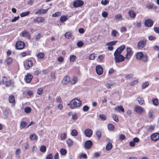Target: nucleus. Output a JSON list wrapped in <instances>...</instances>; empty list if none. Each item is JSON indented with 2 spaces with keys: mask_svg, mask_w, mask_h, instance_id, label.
<instances>
[{
  "mask_svg": "<svg viewBox=\"0 0 159 159\" xmlns=\"http://www.w3.org/2000/svg\"><path fill=\"white\" fill-rule=\"evenodd\" d=\"M67 20V16H61L60 18V21L61 22V23H63V22L66 21Z\"/></svg>",
  "mask_w": 159,
  "mask_h": 159,
  "instance_id": "obj_27",
  "label": "nucleus"
},
{
  "mask_svg": "<svg viewBox=\"0 0 159 159\" xmlns=\"http://www.w3.org/2000/svg\"><path fill=\"white\" fill-rule=\"evenodd\" d=\"M78 134L77 131L75 129H73L71 131V134L72 136H76Z\"/></svg>",
  "mask_w": 159,
  "mask_h": 159,
  "instance_id": "obj_36",
  "label": "nucleus"
},
{
  "mask_svg": "<svg viewBox=\"0 0 159 159\" xmlns=\"http://www.w3.org/2000/svg\"><path fill=\"white\" fill-rule=\"evenodd\" d=\"M112 118L114 120L117 122L118 121V117L117 116V115L116 114H113L112 116Z\"/></svg>",
  "mask_w": 159,
  "mask_h": 159,
  "instance_id": "obj_48",
  "label": "nucleus"
},
{
  "mask_svg": "<svg viewBox=\"0 0 159 159\" xmlns=\"http://www.w3.org/2000/svg\"><path fill=\"white\" fill-rule=\"evenodd\" d=\"M40 150L42 152H45L46 151V147L45 146L43 145L41 147Z\"/></svg>",
  "mask_w": 159,
  "mask_h": 159,
  "instance_id": "obj_53",
  "label": "nucleus"
},
{
  "mask_svg": "<svg viewBox=\"0 0 159 159\" xmlns=\"http://www.w3.org/2000/svg\"><path fill=\"white\" fill-rule=\"evenodd\" d=\"M102 17L104 18H106L108 16V13L106 11H104L102 12Z\"/></svg>",
  "mask_w": 159,
  "mask_h": 159,
  "instance_id": "obj_61",
  "label": "nucleus"
},
{
  "mask_svg": "<svg viewBox=\"0 0 159 159\" xmlns=\"http://www.w3.org/2000/svg\"><path fill=\"white\" fill-rule=\"evenodd\" d=\"M22 35L23 37L30 39V36L29 32L26 31H24L22 32Z\"/></svg>",
  "mask_w": 159,
  "mask_h": 159,
  "instance_id": "obj_20",
  "label": "nucleus"
},
{
  "mask_svg": "<svg viewBox=\"0 0 159 159\" xmlns=\"http://www.w3.org/2000/svg\"><path fill=\"white\" fill-rule=\"evenodd\" d=\"M73 142L71 139H69L66 141V143L69 147H71L73 145Z\"/></svg>",
  "mask_w": 159,
  "mask_h": 159,
  "instance_id": "obj_30",
  "label": "nucleus"
},
{
  "mask_svg": "<svg viewBox=\"0 0 159 159\" xmlns=\"http://www.w3.org/2000/svg\"><path fill=\"white\" fill-rule=\"evenodd\" d=\"M61 11H58L57 12H56L54 13H53L52 15V16L53 17H57L59 16H60L61 14Z\"/></svg>",
  "mask_w": 159,
  "mask_h": 159,
  "instance_id": "obj_40",
  "label": "nucleus"
},
{
  "mask_svg": "<svg viewBox=\"0 0 159 159\" xmlns=\"http://www.w3.org/2000/svg\"><path fill=\"white\" fill-rule=\"evenodd\" d=\"M96 137H98V139H100L101 136V132L99 130H97L96 132Z\"/></svg>",
  "mask_w": 159,
  "mask_h": 159,
  "instance_id": "obj_34",
  "label": "nucleus"
},
{
  "mask_svg": "<svg viewBox=\"0 0 159 159\" xmlns=\"http://www.w3.org/2000/svg\"><path fill=\"white\" fill-rule=\"evenodd\" d=\"M137 100L139 104L140 105H143L144 102V101L142 98L139 97L137 99Z\"/></svg>",
  "mask_w": 159,
  "mask_h": 159,
  "instance_id": "obj_25",
  "label": "nucleus"
},
{
  "mask_svg": "<svg viewBox=\"0 0 159 159\" xmlns=\"http://www.w3.org/2000/svg\"><path fill=\"white\" fill-rule=\"evenodd\" d=\"M8 100L10 103H15V99L14 96L12 95L10 96L8 98Z\"/></svg>",
  "mask_w": 159,
  "mask_h": 159,
  "instance_id": "obj_23",
  "label": "nucleus"
},
{
  "mask_svg": "<svg viewBox=\"0 0 159 159\" xmlns=\"http://www.w3.org/2000/svg\"><path fill=\"white\" fill-rule=\"evenodd\" d=\"M151 137L152 140L156 142L159 140V134L157 133H153L151 135Z\"/></svg>",
  "mask_w": 159,
  "mask_h": 159,
  "instance_id": "obj_8",
  "label": "nucleus"
},
{
  "mask_svg": "<svg viewBox=\"0 0 159 159\" xmlns=\"http://www.w3.org/2000/svg\"><path fill=\"white\" fill-rule=\"evenodd\" d=\"M153 104L155 106H157L159 104L158 99L157 98L152 100Z\"/></svg>",
  "mask_w": 159,
  "mask_h": 159,
  "instance_id": "obj_47",
  "label": "nucleus"
},
{
  "mask_svg": "<svg viewBox=\"0 0 159 159\" xmlns=\"http://www.w3.org/2000/svg\"><path fill=\"white\" fill-rule=\"evenodd\" d=\"M112 144L111 143H108L106 145V149L107 150L109 151L111 149V148H112Z\"/></svg>",
  "mask_w": 159,
  "mask_h": 159,
  "instance_id": "obj_32",
  "label": "nucleus"
},
{
  "mask_svg": "<svg viewBox=\"0 0 159 159\" xmlns=\"http://www.w3.org/2000/svg\"><path fill=\"white\" fill-rule=\"evenodd\" d=\"M89 109V107L87 106H84L83 108V110L84 111H87Z\"/></svg>",
  "mask_w": 159,
  "mask_h": 159,
  "instance_id": "obj_56",
  "label": "nucleus"
},
{
  "mask_svg": "<svg viewBox=\"0 0 159 159\" xmlns=\"http://www.w3.org/2000/svg\"><path fill=\"white\" fill-rule=\"evenodd\" d=\"M30 138L32 140H36L37 139V136L35 134H31L30 135Z\"/></svg>",
  "mask_w": 159,
  "mask_h": 159,
  "instance_id": "obj_26",
  "label": "nucleus"
},
{
  "mask_svg": "<svg viewBox=\"0 0 159 159\" xmlns=\"http://www.w3.org/2000/svg\"><path fill=\"white\" fill-rule=\"evenodd\" d=\"M142 60L145 62H147L148 61V57L146 55H143L141 58Z\"/></svg>",
  "mask_w": 159,
  "mask_h": 159,
  "instance_id": "obj_52",
  "label": "nucleus"
},
{
  "mask_svg": "<svg viewBox=\"0 0 159 159\" xmlns=\"http://www.w3.org/2000/svg\"><path fill=\"white\" fill-rule=\"evenodd\" d=\"M33 65V63L31 60L27 61L25 62V64H24V66L25 67V66L28 67V68H26V69L27 70L29 69L30 67L32 66Z\"/></svg>",
  "mask_w": 159,
  "mask_h": 159,
  "instance_id": "obj_17",
  "label": "nucleus"
},
{
  "mask_svg": "<svg viewBox=\"0 0 159 159\" xmlns=\"http://www.w3.org/2000/svg\"><path fill=\"white\" fill-rule=\"evenodd\" d=\"M84 133L86 137H91L92 135L93 131L90 129H87L85 130Z\"/></svg>",
  "mask_w": 159,
  "mask_h": 159,
  "instance_id": "obj_10",
  "label": "nucleus"
},
{
  "mask_svg": "<svg viewBox=\"0 0 159 159\" xmlns=\"http://www.w3.org/2000/svg\"><path fill=\"white\" fill-rule=\"evenodd\" d=\"M12 61V60L11 58L8 57L6 59L5 62H6L7 65L10 64Z\"/></svg>",
  "mask_w": 159,
  "mask_h": 159,
  "instance_id": "obj_28",
  "label": "nucleus"
},
{
  "mask_svg": "<svg viewBox=\"0 0 159 159\" xmlns=\"http://www.w3.org/2000/svg\"><path fill=\"white\" fill-rule=\"evenodd\" d=\"M133 77V75L132 74H126L125 77V78L127 80H129Z\"/></svg>",
  "mask_w": 159,
  "mask_h": 159,
  "instance_id": "obj_42",
  "label": "nucleus"
},
{
  "mask_svg": "<svg viewBox=\"0 0 159 159\" xmlns=\"http://www.w3.org/2000/svg\"><path fill=\"white\" fill-rule=\"evenodd\" d=\"M99 117L102 120L104 121L106 120L107 117L104 115L100 114L99 115Z\"/></svg>",
  "mask_w": 159,
  "mask_h": 159,
  "instance_id": "obj_44",
  "label": "nucleus"
},
{
  "mask_svg": "<svg viewBox=\"0 0 159 159\" xmlns=\"http://www.w3.org/2000/svg\"><path fill=\"white\" fill-rule=\"evenodd\" d=\"M108 128L109 130H113L114 129V126L111 124H109L108 125Z\"/></svg>",
  "mask_w": 159,
  "mask_h": 159,
  "instance_id": "obj_49",
  "label": "nucleus"
},
{
  "mask_svg": "<svg viewBox=\"0 0 159 159\" xmlns=\"http://www.w3.org/2000/svg\"><path fill=\"white\" fill-rule=\"evenodd\" d=\"M126 52L125 58L127 59H129L132 55L133 52L131 48L129 47H127L126 48Z\"/></svg>",
  "mask_w": 159,
  "mask_h": 159,
  "instance_id": "obj_5",
  "label": "nucleus"
},
{
  "mask_svg": "<svg viewBox=\"0 0 159 159\" xmlns=\"http://www.w3.org/2000/svg\"><path fill=\"white\" fill-rule=\"evenodd\" d=\"M31 111V108L30 107H27L25 108L24 111L25 113H29Z\"/></svg>",
  "mask_w": 159,
  "mask_h": 159,
  "instance_id": "obj_46",
  "label": "nucleus"
},
{
  "mask_svg": "<svg viewBox=\"0 0 159 159\" xmlns=\"http://www.w3.org/2000/svg\"><path fill=\"white\" fill-rule=\"evenodd\" d=\"M20 126L23 128H25L28 127L26 123L24 121L22 122L20 124Z\"/></svg>",
  "mask_w": 159,
  "mask_h": 159,
  "instance_id": "obj_31",
  "label": "nucleus"
},
{
  "mask_svg": "<svg viewBox=\"0 0 159 159\" xmlns=\"http://www.w3.org/2000/svg\"><path fill=\"white\" fill-rule=\"evenodd\" d=\"M25 46V43L22 41H17L15 45L16 48L18 50H20L23 49Z\"/></svg>",
  "mask_w": 159,
  "mask_h": 159,
  "instance_id": "obj_3",
  "label": "nucleus"
},
{
  "mask_svg": "<svg viewBox=\"0 0 159 159\" xmlns=\"http://www.w3.org/2000/svg\"><path fill=\"white\" fill-rule=\"evenodd\" d=\"M70 81V79L69 76H66L65 77L62 81V83L64 84H67Z\"/></svg>",
  "mask_w": 159,
  "mask_h": 159,
  "instance_id": "obj_19",
  "label": "nucleus"
},
{
  "mask_svg": "<svg viewBox=\"0 0 159 159\" xmlns=\"http://www.w3.org/2000/svg\"><path fill=\"white\" fill-rule=\"evenodd\" d=\"M146 44V41L144 39L140 40L138 43L137 47L139 49H141L144 48Z\"/></svg>",
  "mask_w": 159,
  "mask_h": 159,
  "instance_id": "obj_4",
  "label": "nucleus"
},
{
  "mask_svg": "<svg viewBox=\"0 0 159 159\" xmlns=\"http://www.w3.org/2000/svg\"><path fill=\"white\" fill-rule=\"evenodd\" d=\"M114 59L116 63H119L124 61L125 57L122 55L120 54L114 53Z\"/></svg>",
  "mask_w": 159,
  "mask_h": 159,
  "instance_id": "obj_2",
  "label": "nucleus"
},
{
  "mask_svg": "<svg viewBox=\"0 0 159 159\" xmlns=\"http://www.w3.org/2000/svg\"><path fill=\"white\" fill-rule=\"evenodd\" d=\"M149 83L148 82H145L142 84V89H143L147 87L149 85Z\"/></svg>",
  "mask_w": 159,
  "mask_h": 159,
  "instance_id": "obj_33",
  "label": "nucleus"
},
{
  "mask_svg": "<svg viewBox=\"0 0 159 159\" xmlns=\"http://www.w3.org/2000/svg\"><path fill=\"white\" fill-rule=\"evenodd\" d=\"M155 126L153 125H150L149 129H148V131L149 132H152L154 129Z\"/></svg>",
  "mask_w": 159,
  "mask_h": 159,
  "instance_id": "obj_43",
  "label": "nucleus"
},
{
  "mask_svg": "<svg viewBox=\"0 0 159 159\" xmlns=\"http://www.w3.org/2000/svg\"><path fill=\"white\" fill-rule=\"evenodd\" d=\"M128 14L129 16L132 18H134L136 16L135 12L132 10H129L128 12Z\"/></svg>",
  "mask_w": 159,
  "mask_h": 159,
  "instance_id": "obj_22",
  "label": "nucleus"
},
{
  "mask_svg": "<svg viewBox=\"0 0 159 159\" xmlns=\"http://www.w3.org/2000/svg\"><path fill=\"white\" fill-rule=\"evenodd\" d=\"M72 119L74 120H76L78 118L77 115L76 114H74L72 115Z\"/></svg>",
  "mask_w": 159,
  "mask_h": 159,
  "instance_id": "obj_63",
  "label": "nucleus"
},
{
  "mask_svg": "<svg viewBox=\"0 0 159 159\" xmlns=\"http://www.w3.org/2000/svg\"><path fill=\"white\" fill-rule=\"evenodd\" d=\"M77 78L76 77H73L72 80L71 81V83L72 84H75L77 82Z\"/></svg>",
  "mask_w": 159,
  "mask_h": 159,
  "instance_id": "obj_41",
  "label": "nucleus"
},
{
  "mask_svg": "<svg viewBox=\"0 0 159 159\" xmlns=\"http://www.w3.org/2000/svg\"><path fill=\"white\" fill-rule=\"evenodd\" d=\"M117 42V41H112L109 42H108L106 43V45L107 46H111L115 45L116 43Z\"/></svg>",
  "mask_w": 159,
  "mask_h": 159,
  "instance_id": "obj_37",
  "label": "nucleus"
},
{
  "mask_svg": "<svg viewBox=\"0 0 159 159\" xmlns=\"http://www.w3.org/2000/svg\"><path fill=\"white\" fill-rule=\"evenodd\" d=\"M37 57L38 58L42 59L44 57V54L42 52H40L37 55Z\"/></svg>",
  "mask_w": 159,
  "mask_h": 159,
  "instance_id": "obj_35",
  "label": "nucleus"
},
{
  "mask_svg": "<svg viewBox=\"0 0 159 159\" xmlns=\"http://www.w3.org/2000/svg\"><path fill=\"white\" fill-rule=\"evenodd\" d=\"M93 145L92 142L90 140L87 141L84 143V147L87 149H90Z\"/></svg>",
  "mask_w": 159,
  "mask_h": 159,
  "instance_id": "obj_12",
  "label": "nucleus"
},
{
  "mask_svg": "<svg viewBox=\"0 0 159 159\" xmlns=\"http://www.w3.org/2000/svg\"><path fill=\"white\" fill-rule=\"evenodd\" d=\"M76 57L74 55H71L70 57V62H74L76 59Z\"/></svg>",
  "mask_w": 159,
  "mask_h": 159,
  "instance_id": "obj_29",
  "label": "nucleus"
},
{
  "mask_svg": "<svg viewBox=\"0 0 159 159\" xmlns=\"http://www.w3.org/2000/svg\"><path fill=\"white\" fill-rule=\"evenodd\" d=\"M82 104V102L80 99L75 98L72 100L68 105H70V107L71 109H73L80 106Z\"/></svg>",
  "mask_w": 159,
  "mask_h": 159,
  "instance_id": "obj_1",
  "label": "nucleus"
},
{
  "mask_svg": "<svg viewBox=\"0 0 159 159\" xmlns=\"http://www.w3.org/2000/svg\"><path fill=\"white\" fill-rule=\"evenodd\" d=\"M44 18L41 17H36L34 19L33 21L35 22L38 23L42 22L44 21Z\"/></svg>",
  "mask_w": 159,
  "mask_h": 159,
  "instance_id": "obj_21",
  "label": "nucleus"
},
{
  "mask_svg": "<svg viewBox=\"0 0 159 159\" xmlns=\"http://www.w3.org/2000/svg\"><path fill=\"white\" fill-rule=\"evenodd\" d=\"M66 134L64 133L62 134L60 136L61 138L62 139H65L66 138Z\"/></svg>",
  "mask_w": 159,
  "mask_h": 159,
  "instance_id": "obj_55",
  "label": "nucleus"
},
{
  "mask_svg": "<svg viewBox=\"0 0 159 159\" xmlns=\"http://www.w3.org/2000/svg\"><path fill=\"white\" fill-rule=\"evenodd\" d=\"M115 85V83L113 82L109 81L106 83L105 86L107 89H111L112 87L114 86Z\"/></svg>",
  "mask_w": 159,
  "mask_h": 159,
  "instance_id": "obj_15",
  "label": "nucleus"
},
{
  "mask_svg": "<svg viewBox=\"0 0 159 159\" xmlns=\"http://www.w3.org/2000/svg\"><path fill=\"white\" fill-rule=\"evenodd\" d=\"M48 9H39L38 10V11H37L35 13V14H44L47 13V12L48 11Z\"/></svg>",
  "mask_w": 159,
  "mask_h": 159,
  "instance_id": "obj_16",
  "label": "nucleus"
},
{
  "mask_svg": "<svg viewBox=\"0 0 159 159\" xmlns=\"http://www.w3.org/2000/svg\"><path fill=\"white\" fill-rule=\"evenodd\" d=\"M61 154L62 155H65L66 153V150L64 148H61L60 151Z\"/></svg>",
  "mask_w": 159,
  "mask_h": 159,
  "instance_id": "obj_45",
  "label": "nucleus"
},
{
  "mask_svg": "<svg viewBox=\"0 0 159 159\" xmlns=\"http://www.w3.org/2000/svg\"><path fill=\"white\" fill-rule=\"evenodd\" d=\"M95 56L94 54H91L89 56V59L91 60H93L95 59Z\"/></svg>",
  "mask_w": 159,
  "mask_h": 159,
  "instance_id": "obj_58",
  "label": "nucleus"
},
{
  "mask_svg": "<svg viewBox=\"0 0 159 159\" xmlns=\"http://www.w3.org/2000/svg\"><path fill=\"white\" fill-rule=\"evenodd\" d=\"M3 114L4 115V116L6 117L5 118H6L8 115V111L7 110H5V111H3Z\"/></svg>",
  "mask_w": 159,
  "mask_h": 159,
  "instance_id": "obj_64",
  "label": "nucleus"
},
{
  "mask_svg": "<svg viewBox=\"0 0 159 159\" xmlns=\"http://www.w3.org/2000/svg\"><path fill=\"white\" fill-rule=\"evenodd\" d=\"M33 78V76L30 73H27L25 77V80L27 83H29L31 80Z\"/></svg>",
  "mask_w": 159,
  "mask_h": 159,
  "instance_id": "obj_14",
  "label": "nucleus"
},
{
  "mask_svg": "<svg viewBox=\"0 0 159 159\" xmlns=\"http://www.w3.org/2000/svg\"><path fill=\"white\" fill-rule=\"evenodd\" d=\"M83 44L82 41H80L77 43V45L78 47H81L83 46Z\"/></svg>",
  "mask_w": 159,
  "mask_h": 159,
  "instance_id": "obj_60",
  "label": "nucleus"
},
{
  "mask_svg": "<svg viewBox=\"0 0 159 159\" xmlns=\"http://www.w3.org/2000/svg\"><path fill=\"white\" fill-rule=\"evenodd\" d=\"M96 70L97 73L98 75H101L103 72V68L100 65L96 66Z\"/></svg>",
  "mask_w": 159,
  "mask_h": 159,
  "instance_id": "obj_13",
  "label": "nucleus"
},
{
  "mask_svg": "<svg viewBox=\"0 0 159 159\" xmlns=\"http://www.w3.org/2000/svg\"><path fill=\"white\" fill-rule=\"evenodd\" d=\"M84 4L83 1L80 0H77L74 2L73 5L74 7H78L81 6Z\"/></svg>",
  "mask_w": 159,
  "mask_h": 159,
  "instance_id": "obj_7",
  "label": "nucleus"
},
{
  "mask_svg": "<svg viewBox=\"0 0 159 159\" xmlns=\"http://www.w3.org/2000/svg\"><path fill=\"white\" fill-rule=\"evenodd\" d=\"M138 81H139L138 80H134L130 82V84L131 86L134 85L138 83Z\"/></svg>",
  "mask_w": 159,
  "mask_h": 159,
  "instance_id": "obj_50",
  "label": "nucleus"
},
{
  "mask_svg": "<svg viewBox=\"0 0 159 159\" xmlns=\"http://www.w3.org/2000/svg\"><path fill=\"white\" fill-rule=\"evenodd\" d=\"M125 48V45H123L118 48L114 53L121 54V53Z\"/></svg>",
  "mask_w": 159,
  "mask_h": 159,
  "instance_id": "obj_11",
  "label": "nucleus"
},
{
  "mask_svg": "<svg viewBox=\"0 0 159 159\" xmlns=\"http://www.w3.org/2000/svg\"><path fill=\"white\" fill-rule=\"evenodd\" d=\"M43 92V89L42 88H39L38 90V94L39 95H41Z\"/></svg>",
  "mask_w": 159,
  "mask_h": 159,
  "instance_id": "obj_51",
  "label": "nucleus"
},
{
  "mask_svg": "<svg viewBox=\"0 0 159 159\" xmlns=\"http://www.w3.org/2000/svg\"><path fill=\"white\" fill-rule=\"evenodd\" d=\"M134 111L139 114H141L144 111V109L142 107L136 106L134 107Z\"/></svg>",
  "mask_w": 159,
  "mask_h": 159,
  "instance_id": "obj_9",
  "label": "nucleus"
},
{
  "mask_svg": "<svg viewBox=\"0 0 159 159\" xmlns=\"http://www.w3.org/2000/svg\"><path fill=\"white\" fill-rule=\"evenodd\" d=\"M30 13V12L29 11L22 12L21 13L20 16L22 17H24L28 15Z\"/></svg>",
  "mask_w": 159,
  "mask_h": 159,
  "instance_id": "obj_38",
  "label": "nucleus"
},
{
  "mask_svg": "<svg viewBox=\"0 0 159 159\" xmlns=\"http://www.w3.org/2000/svg\"><path fill=\"white\" fill-rule=\"evenodd\" d=\"M65 37L68 39H69L71 37V33L70 32H67L65 34Z\"/></svg>",
  "mask_w": 159,
  "mask_h": 159,
  "instance_id": "obj_54",
  "label": "nucleus"
},
{
  "mask_svg": "<svg viewBox=\"0 0 159 159\" xmlns=\"http://www.w3.org/2000/svg\"><path fill=\"white\" fill-rule=\"evenodd\" d=\"M115 111L118 112L121 111L122 112H124V109L123 107L121 105L116 106L114 109Z\"/></svg>",
  "mask_w": 159,
  "mask_h": 159,
  "instance_id": "obj_18",
  "label": "nucleus"
},
{
  "mask_svg": "<svg viewBox=\"0 0 159 159\" xmlns=\"http://www.w3.org/2000/svg\"><path fill=\"white\" fill-rule=\"evenodd\" d=\"M111 34L113 36L116 37L117 34V32L116 30H112Z\"/></svg>",
  "mask_w": 159,
  "mask_h": 159,
  "instance_id": "obj_59",
  "label": "nucleus"
},
{
  "mask_svg": "<svg viewBox=\"0 0 159 159\" xmlns=\"http://www.w3.org/2000/svg\"><path fill=\"white\" fill-rule=\"evenodd\" d=\"M82 158H87L86 154H82L80 155L79 156V158L81 159Z\"/></svg>",
  "mask_w": 159,
  "mask_h": 159,
  "instance_id": "obj_62",
  "label": "nucleus"
},
{
  "mask_svg": "<svg viewBox=\"0 0 159 159\" xmlns=\"http://www.w3.org/2000/svg\"><path fill=\"white\" fill-rule=\"evenodd\" d=\"M153 4L151 2L147 4L146 7L147 8H148V9H152L153 7Z\"/></svg>",
  "mask_w": 159,
  "mask_h": 159,
  "instance_id": "obj_39",
  "label": "nucleus"
},
{
  "mask_svg": "<svg viewBox=\"0 0 159 159\" xmlns=\"http://www.w3.org/2000/svg\"><path fill=\"white\" fill-rule=\"evenodd\" d=\"M153 20L150 19H148L145 20L144 22L145 25L148 27H151L153 25Z\"/></svg>",
  "mask_w": 159,
  "mask_h": 159,
  "instance_id": "obj_6",
  "label": "nucleus"
},
{
  "mask_svg": "<svg viewBox=\"0 0 159 159\" xmlns=\"http://www.w3.org/2000/svg\"><path fill=\"white\" fill-rule=\"evenodd\" d=\"M12 81L11 80L7 82L6 83H5V86L6 87H9L11 85V84H12Z\"/></svg>",
  "mask_w": 159,
  "mask_h": 159,
  "instance_id": "obj_57",
  "label": "nucleus"
},
{
  "mask_svg": "<svg viewBox=\"0 0 159 159\" xmlns=\"http://www.w3.org/2000/svg\"><path fill=\"white\" fill-rule=\"evenodd\" d=\"M143 56L141 52H138L136 54V58L138 59H141Z\"/></svg>",
  "mask_w": 159,
  "mask_h": 159,
  "instance_id": "obj_24",
  "label": "nucleus"
}]
</instances>
